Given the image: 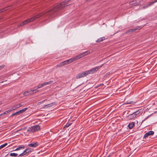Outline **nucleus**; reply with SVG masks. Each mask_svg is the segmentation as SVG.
<instances>
[{"instance_id":"1","label":"nucleus","mask_w":157,"mask_h":157,"mask_svg":"<svg viewBox=\"0 0 157 157\" xmlns=\"http://www.w3.org/2000/svg\"><path fill=\"white\" fill-rule=\"evenodd\" d=\"M40 129V126L36 125L29 127L27 131L28 132H34L39 131Z\"/></svg>"},{"instance_id":"2","label":"nucleus","mask_w":157,"mask_h":157,"mask_svg":"<svg viewBox=\"0 0 157 157\" xmlns=\"http://www.w3.org/2000/svg\"><path fill=\"white\" fill-rule=\"evenodd\" d=\"M140 113V111L138 110L134 112L133 113L129 114L127 116L128 118L130 120L135 119L136 116H139L138 115Z\"/></svg>"},{"instance_id":"3","label":"nucleus","mask_w":157,"mask_h":157,"mask_svg":"<svg viewBox=\"0 0 157 157\" xmlns=\"http://www.w3.org/2000/svg\"><path fill=\"white\" fill-rule=\"evenodd\" d=\"M103 65V64H102L100 66H97L92 68L89 70L86 71L88 75L89 74L93 73L97 71Z\"/></svg>"},{"instance_id":"4","label":"nucleus","mask_w":157,"mask_h":157,"mask_svg":"<svg viewBox=\"0 0 157 157\" xmlns=\"http://www.w3.org/2000/svg\"><path fill=\"white\" fill-rule=\"evenodd\" d=\"M38 91L36 89L32 90L30 91H27L24 93L23 95L24 96H26L28 95H32L34 93H36Z\"/></svg>"},{"instance_id":"5","label":"nucleus","mask_w":157,"mask_h":157,"mask_svg":"<svg viewBox=\"0 0 157 157\" xmlns=\"http://www.w3.org/2000/svg\"><path fill=\"white\" fill-rule=\"evenodd\" d=\"M88 75L86 71H84L82 73H79L76 76L77 78H81L86 76Z\"/></svg>"},{"instance_id":"6","label":"nucleus","mask_w":157,"mask_h":157,"mask_svg":"<svg viewBox=\"0 0 157 157\" xmlns=\"http://www.w3.org/2000/svg\"><path fill=\"white\" fill-rule=\"evenodd\" d=\"M141 29V28L140 27H137L135 28H133L132 29H130L128 30L127 32L126 33H127L128 32H133L135 30L138 29Z\"/></svg>"},{"instance_id":"7","label":"nucleus","mask_w":157,"mask_h":157,"mask_svg":"<svg viewBox=\"0 0 157 157\" xmlns=\"http://www.w3.org/2000/svg\"><path fill=\"white\" fill-rule=\"evenodd\" d=\"M157 2V0H155L154 1L152 2H150L148 5H146L144 6L143 8V9H145L148 7L152 5L154 3Z\"/></svg>"},{"instance_id":"8","label":"nucleus","mask_w":157,"mask_h":157,"mask_svg":"<svg viewBox=\"0 0 157 157\" xmlns=\"http://www.w3.org/2000/svg\"><path fill=\"white\" fill-rule=\"evenodd\" d=\"M72 62H73L72 61V59L71 58L68 59L63 61V63H64V65H65L70 63Z\"/></svg>"},{"instance_id":"9","label":"nucleus","mask_w":157,"mask_h":157,"mask_svg":"<svg viewBox=\"0 0 157 157\" xmlns=\"http://www.w3.org/2000/svg\"><path fill=\"white\" fill-rule=\"evenodd\" d=\"M38 144L36 142H33L28 145V146L32 147H37Z\"/></svg>"},{"instance_id":"10","label":"nucleus","mask_w":157,"mask_h":157,"mask_svg":"<svg viewBox=\"0 0 157 157\" xmlns=\"http://www.w3.org/2000/svg\"><path fill=\"white\" fill-rule=\"evenodd\" d=\"M25 148L24 146H20L18 147L15 149L14 151H18L21 149L23 150Z\"/></svg>"},{"instance_id":"11","label":"nucleus","mask_w":157,"mask_h":157,"mask_svg":"<svg viewBox=\"0 0 157 157\" xmlns=\"http://www.w3.org/2000/svg\"><path fill=\"white\" fill-rule=\"evenodd\" d=\"M105 39V38L104 37H100L98 39V40H96V42H100Z\"/></svg>"},{"instance_id":"12","label":"nucleus","mask_w":157,"mask_h":157,"mask_svg":"<svg viewBox=\"0 0 157 157\" xmlns=\"http://www.w3.org/2000/svg\"><path fill=\"white\" fill-rule=\"evenodd\" d=\"M134 124V123L133 122H132L131 123H130L128 125V127L130 129H131L133 127Z\"/></svg>"},{"instance_id":"13","label":"nucleus","mask_w":157,"mask_h":157,"mask_svg":"<svg viewBox=\"0 0 157 157\" xmlns=\"http://www.w3.org/2000/svg\"><path fill=\"white\" fill-rule=\"evenodd\" d=\"M27 109V108H25L23 109H21V110H20L18 111L19 113V114H20L21 113H23L24 112H25Z\"/></svg>"},{"instance_id":"14","label":"nucleus","mask_w":157,"mask_h":157,"mask_svg":"<svg viewBox=\"0 0 157 157\" xmlns=\"http://www.w3.org/2000/svg\"><path fill=\"white\" fill-rule=\"evenodd\" d=\"M90 52V51H86L85 52H83V53H81V54H82V57H83V56H84L87 55Z\"/></svg>"},{"instance_id":"15","label":"nucleus","mask_w":157,"mask_h":157,"mask_svg":"<svg viewBox=\"0 0 157 157\" xmlns=\"http://www.w3.org/2000/svg\"><path fill=\"white\" fill-rule=\"evenodd\" d=\"M53 104H54V103H50V104H48V105H46L44 106V107H45L46 108H47V107H51L53 105Z\"/></svg>"},{"instance_id":"16","label":"nucleus","mask_w":157,"mask_h":157,"mask_svg":"<svg viewBox=\"0 0 157 157\" xmlns=\"http://www.w3.org/2000/svg\"><path fill=\"white\" fill-rule=\"evenodd\" d=\"M135 103V102L133 101H127L125 102V104H134Z\"/></svg>"},{"instance_id":"17","label":"nucleus","mask_w":157,"mask_h":157,"mask_svg":"<svg viewBox=\"0 0 157 157\" xmlns=\"http://www.w3.org/2000/svg\"><path fill=\"white\" fill-rule=\"evenodd\" d=\"M53 82L52 81H49V82H45L43 83V85H44V86H45L46 85L52 83H53Z\"/></svg>"},{"instance_id":"18","label":"nucleus","mask_w":157,"mask_h":157,"mask_svg":"<svg viewBox=\"0 0 157 157\" xmlns=\"http://www.w3.org/2000/svg\"><path fill=\"white\" fill-rule=\"evenodd\" d=\"M17 154L15 153H10V156H17Z\"/></svg>"},{"instance_id":"19","label":"nucleus","mask_w":157,"mask_h":157,"mask_svg":"<svg viewBox=\"0 0 157 157\" xmlns=\"http://www.w3.org/2000/svg\"><path fill=\"white\" fill-rule=\"evenodd\" d=\"M135 1H131V2H130L129 3V4L130 5H134V6H137L138 5V4H135Z\"/></svg>"},{"instance_id":"20","label":"nucleus","mask_w":157,"mask_h":157,"mask_svg":"<svg viewBox=\"0 0 157 157\" xmlns=\"http://www.w3.org/2000/svg\"><path fill=\"white\" fill-rule=\"evenodd\" d=\"M7 143H6L5 144H3L2 145L0 146V149H1L2 148H3L4 147H5L7 145Z\"/></svg>"},{"instance_id":"21","label":"nucleus","mask_w":157,"mask_h":157,"mask_svg":"<svg viewBox=\"0 0 157 157\" xmlns=\"http://www.w3.org/2000/svg\"><path fill=\"white\" fill-rule=\"evenodd\" d=\"M82 54H81V53H80V54H79V55H78L76 56V57L77 58V59H80V58H81L82 57Z\"/></svg>"},{"instance_id":"22","label":"nucleus","mask_w":157,"mask_h":157,"mask_svg":"<svg viewBox=\"0 0 157 157\" xmlns=\"http://www.w3.org/2000/svg\"><path fill=\"white\" fill-rule=\"evenodd\" d=\"M72 124V123L70 122L67 123L65 125L64 127H68L70 126Z\"/></svg>"},{"instance_id":"23","label":"nucleus","mask_w":157,"mask_h":157,"mask_svg":"<svg viewBox=\"0 0 157 157\" xmlns=\"http://www.w3.org/2000/svg\"><path fill=\"white\" fill-rule=\"evenodd\" d=\"M43 86H44V85H43V83L39 84L37 86V88L36 89L37 90V89L40 88L42 87Z\"/></svg>"},{"instance_id":"24","label":"nucleus","mask_w":157,"mask_h":157,"mask_svg":"<svg viewBox=\"0 0 157 157\" xmlns=\"http://www.w3.org/2000/svg\"><path fill=\"white\" fill-rule=\"evenodd\" d=\"M71 59H72V62H73L75 61H76V60H78V59H77V58L76 56L75 57H72V58H71Z\"/></svg>"},{"instance_id":"25","label":"nucleus","mask_w":157,"mask_h":157,"mask_svg":"<svg viewBox=\"0 0 157 157\" xmlns=\"http://www.w3.org/2000/svg\"><path fill=\"white\" fill-rule=\"evenodd\" d=\"M147 133L149 134V136L153 135L154 133V132L153 131H150Z\"/></svg>"},{"instance_id":"26","label":"nucleus","mask_w":157,"mask_h":157,"mask_svg":"<svg viewBox=\"0 0 157 157\" xmlns=\"http://www.w3.org/2000/svg\"><path fill=\"white\" fill-rule=\"evenodd\" d=\"M20 114H19V112L17 111V112H16V113H13L12 115L11 116H14V115H18Z\"/></svg>"},{"instance_id":"27","label":"nucleus","mask_w":157,"mask_h":157,"mask_svg":"<svg viewBox=\"0 0 157 157\" xmlns=\"http://www.w3.org/2000/svg\"><path fill=\"white\" fill-rule=\"evenodd\" d=\"M64 65V63H63V62H62V63H60L59 64H58L57 65V66L59 67H61L63 66Z\"/></svg>"},{"instance_id":"28","label":"nucleus","mask_w":157,"mask_h":157,"mask_svg":"<svg viewBox=\"0 0 157 157\" xmlns=\"http://www.w3.org/2000/svg\"><path fill=\"white\" fill-rule=\"evenodd\" d=\"M25 150L26 151L27 153H29V152L31 151V150L29 148L26 149Z\"/></svg>"},{"instance_id":"29","label":"nucleus","mask_w":157,"mask_h":157,"mask_svg":"<svg viewBox=\"0 0 157 157\" xmlns=\"http://www.w3.org/2000/svg\"><path fill=\"white\" fill-rule=\"evenodd\" d=\"M148 136H149V134L147 133L144 135V138L147 137Z\"/></svg>"},{"instance_id":"30","label":"nucleus","mask_w":157,"mask_h":157,"mask_svg":"<svg viewBox=\"0 0 157 157\" xmlns=\"http://www.w3.org/2000/svg\"><path fill=\"white\" fill-rule=\"evenodd\" d=\"M8 113L7 111H6L5 112H4V113H2L0 114V116H1L3 115H4V114H5L6 113Z\"/></svg>"},{"instance_id":"31","label":"nucleus","mask_w":157,"mask_h":157,"mask_svg":"<svg viewBox=\"0 0 157 157\" xmlns=\"http://www.w3.org/2000/svg\"><path fill=\"white\" fill-rule=\"evenodd\" d=\"M12 110H14L15 109H17V108H16V107L15 106V105H14V106H13L12 108Z\"/></svg>"},{"instance_id":"32","label":"nucleus","mask_w":157,"mask_h":157,"mask_svg":"<svg viewBox=\"0 0 157 157\" xmlns=\"http://www.w3.org/2000/svg\"><path fill=\"white\" fill-rule=\"evenodd\" d=\"M5 65H2L0 66V70L2 69L4 67Z\"/></svg>"},{"instance_id":"33","label":"nucleus","mask_w":157,"mask_h":157,"mask_svg":"<svg viewBox=\"0 0 157 157\" xmlns=\"http://www.w3.org/2000/svg\"><path fill=\"white\" fill-rule=\"evenodd\" d=\"M15 106H16V108L17 109H18V108H20V107H19V105L18 104H17V105H15Z\"/></svg>"},{"instance_id":"34","label":"nucleus","mask_w":157,"mask_h":157,"mask_svg":"<svg viewBox=\"0 0 157 157\" xmlns=\"http://www.w3.org/2000/svg\"><path fill=\"white\" fill-rule=\"evenodd\" d=\"M12 109L11 108V109H9V110H7V113H9V112H10V111H12V110H12Z\"/></svg>"},{"instance_id":"35","label":"nucleus","mask_w":157,"mask_h":157,"mask_svg":"<svg viewBox=\"0 0 157 157\" xmlns=\"http://www.w3.org/2000/svg\"><path fill=\"white\" fill-rule=\"evenodd\" d=\"M21 155L22 156H23L25 155V153H24V152H23L22 153H21Z\"/></svg>"},{"instance_id":"36","label":"nucleus","mask_w":157,"mask_h":157,"mask_svg":"<svg viewBox=\"0 0 157 157\" xmlns=\"http://www.w3.org/2000/svg\"><path fill=\"white\" fill-rule=\"evenodd\" d=\"M21 155L22 156H23L25 155V153H24V152H23L22 153H21Z\"/></svg>"},{"instance_id":"37","label":"nucleus","mask_w":157,"mask_h":157,"mask_svg":"<svg viewBox=\"0 0 157 157\" xmlns=\"http://www.w3.org/2000/svg\"><path fill=\"white\" fill-rule=\"evenodd\" d=\"M148 117H147L146 118H145L143 121L142 122H144L145 121Z\"/></svg>"},{"instance_id":"38","label":"nucleus","mask_w":157,"mask_h":157,"mask_svg":"<svg viewBox=\"0 0 157 157\" xmlns=\"http://www.w3.org/2000/svg\"><path fill=\"white\" fill-rule=\"evenodd\" d=\"M19 105V107L22 106V105L21 103H20L19 104H18Z\"/></svg>"},{"instance_id":"39","label":"nucleus","mask_w":157,"mask_h":157,"mask_svg":"<svg viewBox=\"0 0 157 157\" xmlns=\"http://www.w3.org/2000/svg\"><path fill=\"white\" fill-rule=\"evenodd\" d=\"M23 152H24L25 153V154H27L26 151L25 150H24Z\"/></svg>"},{"instance_id":"40","label":"nucleus","mask_w":157,"mask_h":157,"mask_svg":"<svg viewBox=\"0 0 157 157\" xmlns=\"http://www.w3.org/2000/svg\"><path fill=\"white\" fill-rule=\"evenodd\" d=\"M46 100H44L41 101H40V103H43V102H44V101H45Z\"/></svg>"},{"instance_id":"41","label":"nucleus","mask_w":157,"mask_h":157,"mask_svg":"<svg viewBox=\"0 0 157 157\" xmlns=\"http://www.w3.org/2000/svg\"><path fill=\"white\" fill-rule=\"evenodd\" d=\"M3 11V10H0V13L2 12Z\"/></svg>"},{"instance_id":"42","label":"nucleus","mask_w":157,"mask_h":157,"mask_svg":"<svg viewBox=\"0 0 157 157\" xmlns=\"http://www.w3.org/2000/svg\"><path fill=\"white\" fill-rule=\"evenodd\" d=\"M22 155H21V154H20L19 155V156H22Z\"/></svg>"},{"instance_id":"43","label":"nucleus","mask_w":157,"mask_h":157,"mask_svg":"<svg viewBox=\"0 0 157 157\" xmlns=\"http://www.w3.org/2000/svg\"><path fill=\"white\" fill-rule=\"evenodd\" d=\"M2 104V103L1 102H0V105Z\"/></svg>"}]
</instances>
